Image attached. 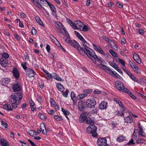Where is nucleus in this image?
Returning <instances> with one entry per match:
<instances>
[{"label":"nucleus","mask_w":146,"mask_h":146,"mask_svg":"<svg viewBox=\"0 0 146 146\" xmlns=\"http://www.w3.org/2000/svg\"><path fill=\"white\" fill-rule=\"evenodd\" d=\"M85 54L95 64L97 63V61L101 63L104 61L103 60L101 57H98L96 54L95 52L90 48L86 50Z\"/></svg>","instance_id":"1"},{"label":"nucleus","mask_w":146,"mask_h":146,"mask_svg":"<svg viewBox=\"0 0 146 146\" xmlns=\"http://www.w3.org/2000/svg\"><path fill=\"white\" fill-rule=\"evenodd\" d=\"M73 29H79L84 32L88 31L89 27L88 25H84L81 21L77 20L75 21Z\"/></svg>","instance_id":"2"},{"label":"nucleus","mask_w":146,"mask_h":146,"mask_svg":"<svg viewBox=\"0 0 146 146\" xmlns=\"http://www.w3.org/2000/svg\"><path fill=\"white\" fill-rule=\"evenodd\" d=\"M115 85L116 88L119 91L123 92L128 93H130L129 90L125 87L124 84L121 81H117L115 82Z\"/></svg>","instance_id":"3"},{"label":"nucleus","mask_w":146,"mask_h":146,"mask_svg":"<svg viewBox=\"0 0 146 146\" xmlns=\"http://www.w3.org/2000/svg\"><path fill=\"white\" fill-rule=\"evenodd\" d=\"M97 128L94 124L90 125L87 128V132L91 134L93 136L95 137L97 135L96 132Z\"/></svg>","instance_id":"4"},{"label":"nucleus","mask_w":146,"mask_h":146,"mask_svg":"<svg viewBox=\"0 0 146 146\" xmlns=\"http://www.w3.org/2000/svg\"><path fill=\"white\" fill-rule=\"evenodd\" d=\"M55 25L59 32L61 33L63 35L66 34L68 37L69 35L68 33L61 23L59 22H56L55 23Z\"/></svg>","instance_id":"5"},{"label":"nucleus","mask_w":146,"mask_h":146,"mask_svg":"<svg viewBox=\"0 0 146 146\" xmlns=\"http://www.w3.org/2000/svg\"><path fill=\"white\" fill-rule=\"evenodd\" d=\"M65 40L67 43L70 44L71 46L77 49L78 51L79 45L76 41L74 40H72L68 38H66Z\"/></svg>","instance_id":"6"},{"label":"nucleus","mask_w":146,"mask_h":146,"mask_svg":"<svg viewBox=\"0 0 146 146\" xmlns=\"http://www.w3.org/2000/svg\"><path fill=\"white\" fill-rule=\"evenodd\" d=\"M87 107L90 108H94L96 104V101L94 98H90L86 101Z\"/></svg>","instance_id":"7"},{"label":"nucleus","mask_w":146,"mask_h":146,"mask_svg":"<svg viewBox=\"0 0 146 146\" xmlns=\"http://www.w3.org/2000/svg\"><path fill=\"white\" fill-rule=\"evenodd\" d=\"M87 42H82V45L83 46L84 48H82L79 45V47L78 52L80 53L82 55H84L85 54L86 50L89 48L86 45Z\"/></svg>","instance_id":"8"},{"label":"nucleus","mask_w":146,"mask_h":146,"mask_svg":"<svg viewBox=\"0 0 146 146\" xmlns=\"http://www.w3.org/2000/svg\"><path fill=\"white\" fill-rule=\"evenodd\" d=\"M50 37L52 42L53 43L55 44L60 49H61L64 52H66V50L65 49L63 48L60 43L54 36L52 35H51L50 36Z\"/></svg>","instance_id":"9"},{"label":"nucleus","mask_w":146,"mask_h":146,"mask_svg":"<svg viewBox=\"0 0 146 146\" xmlns=\"http://www.w3.org/2000/svg\"><path fill=\"white\" fill-rule=\"evenodd\" d=\"M11 98L14 101H20L23 98L22 94L21 92L15 93L11 95Z\"/></svg>","instance_id":"10"},{"label":"nucleus","mask_w":146,"mask_h":146,"mask_svg":"<svg viewBox=\"0 0 146 146\" xmlns=\"http://www.w3.org/2000/svg\"><path fill=\"white\" fill-rule=\"evenodd\" d=\"M107 139L105 137L99 138L97 141L98 146H105L107 144Z\"/></svg>","instance_id":"11"},{"label":"nucleus","mask_w":146,"mask_h":146,"mask_svg":"<svg viewBox=\"0 0 146 146\" xmlns=\"http://www.w3.org/2000/svg\"><path fill=\"white\" fill-rule=\"evenodd\" d=\"M92 46L94 50L104 56L106 55V53L104 50L98 45H96L93 44H92Z\"/></svg>","instance_id":"12"},{"label":"nucleus","mask_w":146,"mask_h":146,"mask_svg":"<svg viewBox=\"0 0 146 146\" xmlns=\"http://www.w3.org/2000/svg\"><path fill=\"white\" fill-rule=\"evenodd\" d=\"M124 71L127 74L129 78L133 81L137 82L138 79L132 73L126 69H123Z\"/></svg>","instance_id":"13"},{"label":"nucleus","mask_w":146,"mask_h":146,"mask_svg":"<svg viewBox=\"0 0 146 146\" xmlns=\"http://www.w3.org/2000/svg\"><path fill=\"white\" fill-rule=\"evenodd\" d=\"M107 73L115 78H118L120 79H122V77L120 75H119L115 71H113L110 68L109 69Z\"/></svg>","instance_id":"14"},{"label":"nucleus","mask_w":146,"mask_h":146,"mask_svg":"<svg viewBox=\"0 0 146 146\" xmlns=\"http://www.w3.org/2000/svg\"><path fill=\"white\" fill-rule=\"evenodd\" d=\"M26 75L29 77H33L35 75L36 73L34 70L29 68L25 71Z\"/></svg>","instance_id":"15"},{"label":"nucleus","mask_w":146,"mask_h":146,"mask_svg":"<svg viewBox=\"0 0 146 146\" xmlns=\"http://www.w3.org/2000/svg\"><path fill=\"white\" fill-rule=\"evenodd\" d=\"M108 102L105 101H103L101 102L99 105V108L100 109L104 110L106 109L108 107Z\"/></svg>","instance_id":"16"},{"label":"nucleus","mask_w":146,"mask_h":146,"mask_svg":"<svg viewBox=\"0 0 146 146\" xmlns=\"http://www.w3.org/2000/svg\"><path fill=\"white\" fill-rule=\"evenodd\" d=\"M42 70L44 73V75L46 77V79L48 80H50L53 78L52 73L50 74L46 70L43 69Z\"/></svg>","instance_id":"17"},{"label":"nucleus","mask_w":146,"mask_h":146,"mask_svg":"<svg viewBox=\"0 0 146 146\" xmlns=\"http://www.w3.org/2000/svg\"><path fill=\"white\" fill-rule=\"evenodd\" d=\"M13 89L14 92L19 91L21 90V87L20 84L17 83L14 84L13 86Z\"/></svg>","instance_id":"18"},{"label":"nucleus","mask_w":146,"mask_h":146,"mask_svg":"<svg viewBox=\"0 0 146 146\" xmlns=\"http://www.w3.org/2000/svg\"><path fill=\"white\" fill-rule=\"evenodd\" d=\"M126 138L123 135H119L116 139L117 141L119 142L123 141L126 140Z\"/></svg>","instance_id":"19"},{"label":"nucleus","mask_w":146,"mask_h":146,"mask_svg":"<svg viewBox=\"0 0 146 146\" xmlns=\"http://www.w3.org/2000/svg\"><path fill=\"white\" fill-rule=\"evenodd\" d=\"M0 64L1 66L4 67H6L8 64V61L3 58H1L0 59Z\"/></svg>","instance_id":"20"},{"label":"nucleus","mask_w":146,"mask_h":146,"mask_svg":"<svg viewBox=\"0 0 146 146\" xmlns=\"http://www.w3.org/2000/svg\"><path fill=\"white\" fill-rule=\"evenodd\" d=\"M10 79L8 78H4L2 79L1 84L4 86H6L9 84Z\"/></svg>","instance_id":"21"},{"label":"nucleus","mask_w":146,"mask_h":146,"mask_svg":"<svg viewBox=\"0 0 146 146\" xmlns=\"http://www.w3.org/2000/svg\"><path fill=\"white\" fill-rule=\"evenodd\" d=\"M133 59L139 64H140L141 61L140 58L138 55L134 53L133 54Z\"/></svg>","instance_id":"22"},{"label":"nucleus","mask_w":146,"mask_h":146,"mask_svg":"<svg viewBox=\"0 0 146 146\" xmlns=\"http://www.w3.org/2000/svg\"><path fill=\"white\" fill-rule=\"evenodd\" d=\"M13 75L16 79H18L19 77V72L16 68H14L12 71Z\"/></svg>","instance_id":"23"},{"label":"nucleus","mask_w":146,"mask_h":146,"mask_svg":"<svg viewBox=\"0 0 146 146\" xmlns=\"http://www.w3.org/2000/svg\"><path fill=\"white\" fill-rule=\"evenodd\" d=\"M124 120L125 123H130L133 122V119L131 117L128 116L124 117Z\"/></svg>","instance_id":"24"},{"label":"nucleus","mask_w":146,"mask_h":146,"mask_svg":"<svg viewBox=\"0 0 146 146\" xmlns=\"http://www.w3.org/2000/svg\"><path fill=\"white\" fill-rule=\"evenodd\" d=\"M21 101H13L11 104V106L13 108L16 109L18 107Z\"/></svg>","instance_id":"25"},{"label":"nucleus","mask_w":146,"mask_h":146,"mask_svg":"<svg viewBox=\"0 0 146 146\" xmlns=\"http://www.w3.org/2000/svg\"><path fill=\"white\" fill-rule=\"evenodd\" d=\"M40 127L43 134L45 135H46L47 133L45 124L44 123L41 124Z\"/></svg>","instance_id":"26"},{"label":"nucleus","mask_w":146,"mask_h":146,"mask_svg":"<svg viewBox=\"0 0 146 146\" xmlns=\"http://www.w3.org/2000/svg\"><path fill=\"white\" fill-rule=\"evenodd\" d=\"M97 66L98 67L103 69L106 73L109 68L107 66L105 65H103L102 64H98L97 65Z\"/></svg>","instance_id":"27"},{"label":"nucleus","mask_w":146,"mask_h":146,"mask_svg":"<svg viewBox=\"0 0 146 146\" xmlns=\"http://www.w3.org/2000/svg\"><path fill=\"white\" fill-rule=\"evenodd\" d=\"M83 102L82 101H80L78 102V108L80 111H82L84 109V107L83 105Z\"/></svg>","instance_id":"28"},{"label":"nucleus","mask_w":146,"mask_h":146,"mask_svg":"<svg viewBox=\"0 0 146 146\" xmlns=\"http://www.w3.org/2000/svg\"><path fill=\"white\" fill-rule=\"evenodd\" d=\"M52 75V77H53V78L56 80L60 81H63L62 79L60 77H59V76L56 74L54 72H53Z\"/></svg>","instance_id":"29"},{"label":"nucleus","mask_w":146,"mask_h":146,"mask_svg":"<svg viewBox=\"0 0 146 146\" xmlns=\"http://www.w3.org/2000/svg\"><path fill=\"white\" fill-rule=\"evenodd\" d=\"M52 75V77H53V78L56 80L60 81H63L62 79L60 77H59V76L56 74L54 72H53Z\"/></svg>","instance_id":"30"},{"label":"nucleus","mask_w":146,"mask_h":146,"mask_svg":"<svg viewBox=\"0 0 146 146\" xmlns=\"http://www.w3.org/2000/svg\"><path fill=\"white\" fill-rule=\"evenodd\" d=\"M3 107L4 109L8 111H11L13 110V108H11V105L9 104H4L3 106Z\"/></svg>","instance_id":"31"},{"label":"nucleus","mask_w":146,"mask_h":146,"mask_svg":"<svg viewBox=\"0 0 146 146\" xmlns=\"http://www.w3.org/2000/svg\"><path fill=\"white\" fill-rule=\"evenodd\" d=\"M56 87L58 90L61 92H62V91H64L65 89L64 87L60 83L57 84H56Z\"/></svg>","instance_id":"32"},{"label":"nucleus","mask_w":146,"mask_h":146,"mask_svg":"<svg viewBox=\"0 0 146 146\" xmlns=\"http://www.w3.org/2000/svg\"><path fill=\"white\" fill-rule=\"evenodd\" d=\"M86 119H87V117L84 115L83 114L81 115L79 117V121L80 122L82 123L84 121H86Z\"/></svg>","instance_id":"33"},{"label":"nucleus","mask_w":146,"mask_h":146,"mask_svg":"<svg viewBox=\"0 0 146 146\" xmlns=\"http://www.w3.org/2000/svg\"><path fill=\"white\" fill-rule=\"evenodd\" d=\"M35 19L36 22L40 26L43 27H44V25L40 19L38 17H35Z\"/></svg>","instance_id":"34"},{"label":"nucleus","mask_w":146,"mask_h":146,"mask_svg":"<svg viewBox=\"0 0 146 146\" xmlns=\"http://www.w3.org/2000/svg\"><path fill=\"white\" fill-rule=\"evenodd\" d=\"M38 0H31V1L38 8L40 9L42 8V6L39 3Z\"/></svg>","instance_id":"35"},{"label":"nucleus","mask_w":146,"mask_h":146,"mask_svg":"<svg viewBox=\"0 0 146 146\" xmlns=\"http://www.w3.org/2000/svg\"><path fill=\"white\" fill-rule=\"evenodd\" d=\"M137 82L140 85H146V80L144 78H141L139 80H138Z\"/></svg>","instance_id":"36"},{"label":"nucleus","mask_w":146,"mask_h":146,"mask_svg":"<svg viewBox=\"0 0 146 146\" xmlns=\"http://www.w3.org/2000/svg\"><path fill=\"white\" fill-rule=\"evenodd\" d=\"M38 116L41 119L44 121H45L47 118L46 116L44 113H39Z\"/></svg>","instance_id":"37"},{"label":"nucleus","mask_w":146,"mask_h":146,"mask_svg":"<svg viewBox=\"0 0 146 146\" xmlns=\"http://www.w3.org/2000/svg\"><path fill=\"white\" fill-rule=\"evenodd\" d=\"M87 94H79L77 96V98L78 100H80L86 96Z\"/></svg>","instance_id":"38"},{"label":"nucleus","mask_w":146,"mask_h":146,"mask_svg":"<svg viewBox=\"0 0 146 146\" xmlns=\"http://www.w3.org/2000/svg\"><path fill=\"white\" fill-rule=\"evenodd\" d=\"M110 43V45L112 48H113L115 50H118V48L116 44L112 41Z\"/></svg>","instance_id":"39"},{"label":"nucleus","mask_w":146,"mask_h":146,"mask_svg":"<svg viewBox=\"0 0 146 146\" xmlns=\"http://www.w3.org/2000/svg\"><path fill=\"white\" fill-rule=\"evenodd\" d=\"M109 64L110 66L115 70H116L119 67L115 63L112 62H109Z\"/></svg>","instance_id":"40"},{"label":"nucleus","mask_w":146,"mask_h":146,"mask_svg":"<svg viewBox=\"0 0 146 146\" xmlns=\"http://www.w3.org/2000/svg\"><path fill=\"white\" fill-rule=\"evenodd\" d=\"M145 141L143 138H138L136 140V142L137 144H142Z\"/></svg>","instance_id":"41"},{"label":"nucleus","mask_w":146,"mask_h":146,"mask_svg":"<svg viewBox=\"0 0 146 146\" xmlns=\"http://www.w3.org/2000/svg\"><path fill=\"white\" fill-rule=\"evenodd\" d=\"M138 133L139 134L138 137H139V136H140L142 137L146 138V134L143 130L139 131L138 132Z\"/></svg>","instance_id":"42"},{"label":"nucleus","mask_w":146,"mask_h":146,"mask_svg":"<svg viewBox=\"0 0 146 146\" xmlns=\"http://www.w3.org/2000/svg\"><path fill=\"white\" fill-rule=\"evenodd\" d=\"M109 52L111 54L114 58H117V54L113 50L109 49Z\"/></svg>","instance_id":"43"},{"label":"nucleus","mask_w":146,"mask_h":146,"mask_svg":"<svg viewBox=\"0 0 146 146\" xmlns=\"http://www.w3.org/2000/svg\"><path fill=\"white\" fill-rule=\"evenodd\" d=\"M129 64L132 67L133 70H134L135 68L137 67L135 62H131V61H130L129 62Z\"/></svg>","instance_id":"44"},{"label":"nucleus","mask_w":146,"mask_h":146,"mask_svg":"<svg viewBox=\"0 0 146 146\" xmlns=\"http://www.w3.org/2000/svg\"><path fill=\"white\" fill-rule=\"evenodd\" d=\"M53 117L54 120L56 121H61L62 120V117L58 115H55Z\"/></svg>","instance_id":"45"},{"label":"nucleus","mask_w":146,"mask_h":146,"mask_svg":"<svg viewBox=\"0 0 146 146\" xmlns=\"http://www.w3.org/2000/svg\"><path fill=\"white\" fill-rule=\"evenodd\" d=\"M28 133L31 136L33 137L34 135H37V133L34 130H30L28 132Z\"/></svg>","instance_id":"46"},{"label":"nucleus","mask_w":146,"mask_h":146,"mask_svg":"<svg viewBox=\"0 0 146 146\" xmlns=\"http://www.w3.org/2000/svg\"><path fill=\"white\" fill-rule=\"evenodd\" d=\"M119 106L121 108V110L125 111L126 110V109L123 104H122V102L121 101L119 104H118Z\"/></svg>","instance_id":"47"},{"label":"nucleus","mask_w":146,"mask_h":146,"mask_svg":"<svg viewBox=\"0 0 146 146\" xmlns=\"http://www.w3.org/2000/svg\"><path fill=\"white\" fill-rule=\"evenodd\" d=\"M7 141L5 140L2 139L0 140L1 144L2 146H7Z\"/></svg>","instance_id":"48"},{"label":"nucleus","mask_w":146,"mask_h":146,"mask_svg":"<svg viewBox=\"0 0 146 146\" xmlns=\"http://www.w3.org/2000/svg\"><path fill=\"white\" fill-rule=\"evenodd\" d=\"M48 5L51 11H56V9L55 7L51 3H48Z\"/></svg>","instance_id":"49"},{"label":"nucleus","mask_w":146,"mask_h":146,"mask_svg":"<svg viewBox=\"0 0 146 146\" xmlns=\"http://www.w3.org/2000/svg\"><path fill=\"white\" fill-rule=\"evenodd\" d=\"M1 125L5 129H6L7 128V124L6 122L3 120H1Z\"/></svg>","instance_id":"50"},{"label":"nucleus","mask_w":146,"mask_h":146,"mask_svg":"<svg viewBox=\"0 0 146 146\" xmlns=\"http://www.w3.org/2000/svg\"><path fill=\"white\" fill-rule=\"evenodd\" d=\"M61 92L64 97L65 98H67L68 97L69 92V91L68 89H66L64 92V91H62V92Z\"/></svg>","instance_id":"51"},{"label":"nucleus","mask_w":146,"mask_h":146,"mask_svg":"<svg viewBox=\"0 0 146 146\" xmlns=\"http://www.w3.org/2000/svg\"><path fill=\"white\" fill-rule=\"evenodd\" d=\"M62 111L63 112V113L65 115V116H66L70 114V112L64 109L63 108H62Z\"/></svg>","instance_id":"52"},{"label":"nucleus","mask_w":146,"mask_h":146,"mask_svg":"<svg viewBox=\"0 0 146 146\" xmlns=\"http://www.w3.org/2000/svg\"><path fill=\"white\" fill-rule=\"evenodd\" d=\"M136 131H137V130L135 129L134 130V131L132 135V138L134 139H136L137 138V133H136Z\"/></svg>","instance_id":"53"},{"label":"nucleus","mask_w":146,"mask_h":146,"mask_svg":"<svg viewBox=\"0 0 146 146\" xmlns=\"http://www.w3.org/2000/svg\"><path fill=\"white\" fill-rule=\"evenodd\" d=\"M94 121L91 119L89 118V119H88L87 118V119H86V123L88 124H90L91 123H94Z\"/></svg>","instance_id":"54"},{"label":"nucleus","mask_w":146,"mask_h":146,"mask_svg":"<svg viewBox=\"0 0 146 146\" xmlns=\"http://www.w3.org/2000/svg\"><path fill=\"white\" fill-rule=\"evenodd\" d=\"M26 62H23L21 63V65L23 68L26 71L28 68H27L26 66Z\"/></svg>","instance_id":"55"},{"label":"nucleus","mask_w":146,"mask_h":146,"mask_svg":"<svg viewBox=\"0 0 146 146\" xmlns=\"http://www.w3.org/2000/svg\"><path fill=\"white\" fill-rule=\"evenodd\" d=\"M2 56L5 59H7L9 57V56L8 54L6 52H3L2 54Z\"/></svg>","instance_id":"56"},{"label":"nucleus","mask_w":146,"mask_h":146,"mask_svg":"<svg viewBox=\"0 0 146 146\" xmlns=\"http://www.w3.org/2000/svg\"><path fill=\"white\" fill-rule=\"evenodd\" d=\"M133 70L137 74H139L141 73L140 69L137 67L135 68Z\"/></svg>","instance_id":"57"},{"label":"nucleus","mask_w":146,"mask_h":146,"mask_svg":"<svg viewBox=\"0 0 146 146\" xmlns=\"http://www.w3.org/2000/svg\"><path fill=\"white\" fill-rule=\"evenodd\" d=\"M103 38L104 40H105L106 41L108 42L109 43H110L112 41L110 39L107 37L105 36H103Z\"/></svg>","instance_id":"58"},{"label":"nucleus","mask_w":146,"mask_h":146,"mask_svg":"<svg viewBox=\"0 0 146 146\" xmlns=\"http://www.w3.org/2000/svg\"><path fill=\"white\" fill-rule=\"evenodd\" d=\"M70 96L72 100H73V102H74V98L75 97L76 95L74 92H71Z\"/></svg>","instance_id":"59"},{"label":"nucleus","mask_w":146,"mask_h":146,"mask_svg":"<svg viewBox=\"0 0 146 146\" xmlns=\"http://www.w3.org/2000/svg\"><path fill=\"white\" fill-rule=\"evenodd\" d=\"M29 101L30 103L31 106H34L35 105V104L34 102L31 98L29 99Z\"/></svg>","instance_id":"60"},{"label":"nucleus","mask_w":146,"mask_h":146,"mask_svg":"<svg viewBox=\"0 0 146 146\" xmlns=\"http://www.w3.org/2000/svg\"><path fill=\"white\" fill-rule=\"evenodd\" d=\"M17 22H18V21L19 22V26L21 28H23L24 27V26L23 23L21 22L20 21V20L19 19H16Z\"/></svg>","instance_id":"61"},{"label":"nucleus","mask_w":146,"mask_h":146,"mask_svg":"<svg viewBox=\"0 0 146 146\" xmlns=\"http://www.w3.org/2000/svg\"><path fill=\"white\" fill-rule=\"evenodd\" d=\"M37 33V31L33 27L31 30V34L33 35H35Z\"/></svg>","instance_id":"62"},{"label":"nucleus","mask_w":146,"mask_h":146,"mask_svg":"<svg viewBox=\"0 0 146 146\" xmlns=\"http://www.w3.org/2000/svg\"><path fill=\"white\" fill-rule=\"evenodd\" d=\"M116 4L117 6L120 8H121L123 7V5L119 1L117 2Z\"/></svg>","instance_id":"63"},{"label":"nucleus","mask_w":146,"mask_h":146,"mask_svg":"<svg viewBox=\"0 0 146 146\" xmlns=\"http://www.w3.org/2000/svg\"><path fill=\"white\" fill-rule=\"evenodd\" d=\"M36 98L38 102L40 103L42 101V96H37Z\"/></svg>","instance_id":"64"}]
</instances>
